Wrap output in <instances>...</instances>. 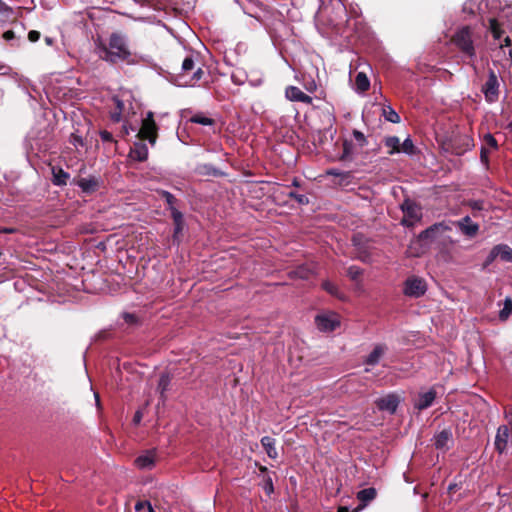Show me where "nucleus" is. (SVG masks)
Masks as SVG:
<instances>
[{
    "label": "nucleus",
    "instance_id": "0eeeda50",
    "mask_svg": "<svg viewBox=\"0 0 512 512\" xmlns=\"http://www.w3.org/2000/svg\"><path fill=\"white\" fill-rule=\"evenodd\" d=\"M499 87L500 83L497 74L495 73L494 70L489 69L488 78L481 89V91L484 94L485 100L488 103H495L498 101L500 94Z\"/></svg>",
    "mask_w": 512,
    "mask_h": 512
},
{
    "label": "nucleus",
    "instance_id": "72a5a7b5",
    "mask_svg": "<svg viewBox=\"0 0 512 512\" xmlns=\"http://www.w3.org/2000/svg\"><path fill=\"white\" fill-rule=\"evenodd\" d=\"M189 121L191 123L203 125V126H213L215 124V120L207 117L204 113L198 112L194 114Z\"/></svg>",
    "mask_w": 512,
    "mask_h": 512
},
{
    "label": "nucleus",
    "instance_id": "680f3d73",
    "mask_svg": "<svg viewBox=\"0 0 512 512\" xmlns=\"http://www.w3.org/2000/svg\"><path fill=\"white\" fill-rule=\"evenodd\" d=\"M141 419H142V413L140 411H137L133 417V422L135 424H138V423H140Z\"/></svg>",
    "mask_w": 512,
    "mask_h": 512
},
{
    "label": "nucleus",
    "instance_id": "393cba45",
    "mask_svg": "<svg viewBox=\"0 0 512 512\" xmlns=\"http://www.w3.org/2000/svg\"><path fill=\"white\" fill-rule=\"evenodd\" d=\"M275 444V439L270 436H264L261 438V445L263 446L267 455L271 459H276L278 457V452L276 450Z\"/></svg>",
    "mask_w": 512,
    "mask_h": 512
},
{
    "label": "nucleus",
    "instance_id": "cd10ccee",
    "mask_svg": "<svg viewBox=\"0 0 512 512\" xmlns=\"http://www.w3.org/2000/svg\"><path fill=\"white\" fill-rule=\"evenodd\" d=\"M113 102L115 103V109L110 112V119L114 123H119L122 119V113L124 111L125 105L124 102L116 96L113 97Z\"/></svg>",
    "mask_w": 512,
    "mask_h": 512
},
{
    "label": "nucleus",
    "instance_id": "c85d7f7f",
    "mask_svg": "<svg viewBox=\"0 0 512 512\" xmlns=\"http://www.w3.org/2000/svg\"><path fill=\"white\" fill-rule=\"evenodd\" d=\"M497 256L504 262L512 263V248L506 244L494 246Z\"/></svg>",
    "mask_w": 512,
    "mask_h": 512
},
{
    "label": "nucleus",
    "instance_id": "39448f33",
    "mask_svg": "<svg viewBox=\"0 0 512 512\" xmlns=\"http://www.w3.org/2000/svg\"><path fill=\"white\" fill-rule=\"evenodd\" d=\"M427 291L426 281L418 276H409L403 283V294L410 298H419Z\"/></svg>",
    "mask_w": 512,
    "mask_h": 512
},
{
    "label": "nucleus",
    "instance_id": "6e6552de",
    "mask_svg": "<svg viewBox=\"0 0 512 512\" xmlns=\"http://www.w3.org/2000/svg\"><path fill=\"white\" fill-rule=\"evenodd\" d=\"M401 209L403 212L401 223L404 226L412 227L416 222L420 221L422 217L421 208L415 202L406 199L402 203Z\"/></svg>",
    "mask_w": 512,
    "mask_h": 512
},
{
    "label": "nucleus",
    "instance_id": "5701e85b",
    "mask_svg": "<svg viewBox=\"0 0 512 512\" xmlns=\"http://www.w3.org/2000/svg\"><path fill=\"white\" fill-rule=\"evenodd\" d=\"M52 183L56 186H64L67 184L70 175L68 172L64 171L61 167L52 166Z\"/></svg>",
    "mask_w": 512,
    "mask_h": 512
},
{
    "label": "nucleus",
    "instance_id": "0e129e2a",
    "mask_svg": "<svg viewBox=\"0 0 512 512\" xmlns=\"http://www.w3.org/2000/svg\"><path fill=\"white\" fill-rule=\"evenodd\" d=\"M512 44V41L510 39V37H506L503 41V44H501V47H510Z\"/></svg>",
    "mask_w": 512,
    "mask_h": 512
},
{
    "label": "nucleus",
    "instance_id": "1a4fd4ad",
    "mask_svg": "<svg viewBox=\"0 0 512 512\" xmlns=\"http://www.w3.org/2000/svg\"><path fill=\"white\" fill-rule=\"evenodd\" d=\"M330 4L333 16L328 19V25L333 29H338L344 22L346 7L340 0H332Z\"/></svg>",
    "mask_w": 512,
    "mask_h": 512
},
{
    "label": "nucleus",
    "instance_id": "49530a36",
    "mask_svg": "<svg viewBox=\"0 0 512 512\" xmlns=\"http://www.w3.org/2000/svg\"><path fill=\"white\" fill-rule=\"evenodd\" d=\"M496 258H498V256L495 251V248L493 247L491 249L490 253L488 254L487 258L483 262L482 269L483 270L487 269L495 261Z\"/></svg>",
    "mask_w": 512,
    "mask_h": 512
},
{
    "label": "nucleus",
    "instance_id": "a211bd4d",
    "mask_svg": "<svg viewBox=\"0 0 512 512\" xmlns=\"http://www.w3.org/2000/svg\"><path fill=\"white\" fill-rule=\"evenodd\" d=\"M386 344H376L370 354L365 358L364 364L374 366L379 363L381 357L387 352Z\"/></svg>",
    "mask_w": 512,
    "mask_h": 512
},
{
    "label": "nucleus",
    "instance_id": "412c9836",
    "mask_svg": "<svg viewBox=\"0 0 512 512\" xmlns=\"http://www.w3.org/2000/svg\"><path fill=\"white\" fill-rule=\"evenodd\" d=\"M195 173L199 176H212V177H223L225 172L216 168L210 163L198 164L195 168Z\"/></svg>",
    "mask_w": 512,
    "mask_h": 512
},
{
    "label": "nucleus",
    "instance_id": "5fc2aeb1",
    "mask_svg": "<svg viewBox=\"0 0 512 512\" xmlns=\"http://www.w3.org/2000/svg\"><path fill=\"white\" fill-rule=\"evenodd\" d=\"M135 128L131 125H128L127 123L123 124L121 130H120V137L125 138L129 135L130 131H134Z\"/></svg>",
    "mask_w": 512,
    "mask_h": 512
},
{
    "label": "nucleus",
    "instance_id": "8fccbe9b",
    "mask_svg": "<svg viewBox=\"0 0 512 512\" xmlns=\"http://www.w3.org/2000/svg\"><path fill=\"white\" fill-rule=\"evenodd\" d=\"M467 205L474 211H480L483 209V201L481 200H469Z\"/></svg>",
    "mask_w": 512,
    "mask_h": 512
},
{
    "label": "nucleus",
    "instance_id": "338daca9",
    "mask_svg": "<svg viewBox=\"0 0 512 512\" xmlns=\"http://www.w3.org/2000/svg\"><path fill=\"white\" fill-rule=\"evenodd\" d=\"M368 257L367 253L366 252H360L359 255L357 256V258L363 262L366 261V258Z\"/></svg>",
    "mask_w": 512,
    "mask_h": 512
},
{
    "label": "nucleus",
    "instance_id": "423d86ee",
    "mask_svg": "<svg viewBox=\"0 0 512 512\" xmlns=\"http://www.w3.org/2000/svg\"><path fill=\"white\" fill-rule=\"evenodd\" d=\"M447 151L454 155H463L474 146V140L469 135H455L447 142Z\"/></svg>",
    "mask_w": 512,
    "mask_h": 512
},
{
    "label": "nucleus",
    "instance_id": "774afa93",
    "mask_svg": "<svg viewBox=\"0 0 512 512\" xmlns=\"http://www.w3.org/2000/svg\"><path fill=\"white\" fill-rule=\"evenodd\" d=\"M328 10H329V7H328V6H324V7L320 10V14H319L320 19H321L322 17H324V15H325L326 13H328Z\"/></svg>",
    "mask_w": 512,
    "mask_h": 512
},
{
    "label": "nucleus",
    "instance_id": "58836bf2",
    "mask_svg": "<svg viewBox=\"0 0 512 512\" xmlns=\"http://www.w3.org/2000/svg\"><path fill=\"white\" fill-rule=\"evenodd\" d=\"M416 151L417 149L409 137L406 138L402 144L400 143V152H404L408 155H414L416 154Z\"/></svg>",
    "mask_w": 512,
    "mask_h": 512
},
{
    "label": "nucleus",
    "instance_id": "aec40b11",
    "mask_svg": "<svg viewBox=\"0 0 512 512\" xmlns=\"http://www.w3.org/2000/svg\"><path fill=\"white\" fill-rule=\"evenodd\" d=\"M509 439V428L506 425H501L498 430L495 437V449L499 453H503L507 447Z\"/></svg>",
    "mask_w": 512,
    "mask_h": 512
},
{
    "label": "nucleus",
    "instance_id": "ddd939ff",
    "mask_svg": "<svg viewBox=\"0 0 512 512\" xmlns=\"http://www.w3.org/2000/svg\"><path fill=\"white\" fill-rule=\"evenodd\" d=\"M437 397L435 387H431L427 392L419 393L418 399L414 404V408L422 411L429 408Z\"/></svg>",
    "mask_w": 512,
    "mask_h": 512
},
{
    "label": "nucleus",
    "instance_id": "4d7b16f0",
    "mask_svg": "<svg viewBox=\"0 0 512 512\" xmlns=\"http://www.w3.org/2000/svg\"><path fill=\"white\" fill-rule=\"evenodd\" d=\"M2 38L7 41V42H10L12 40H15L17 39L15 33L13 30H7L5 31L3 34H2Z\"/></svg>",
    "mask_w": 512,
    "mask_h": 512
},
{
    "label": "nucleus",
    "instance_id": "79ce46f5",
    "mask_svg": "<svg viewBox=\"0 0 512 512\" xmlns=\"http://www.w3.org/2000/svg\"><path fill=\"white\" fill-rule=\"evenodd\" d=\"M326 174L330 175V176H335L338 178H345V179L352 178V173L350 171H340L339 169H336V168L328 169L326 171Z\"/></svg>",
    "mask_w": 512,
    "mask_h": 512
},
{
    "label": "nucleus",
    "instance_id": "603ef678",
    "mask_svg": "<svg viewBox=\"0 0 512 512\" xmlns=\"http://www.w3.org/2000/svg\"><path fill=\"white\" fill-rule=\"evenodd\" d=\"M480 160L481 162L488 167L489 165V151L483 146L480 151Z\"/></svg>",
    "mask_w": 512,
    "mask_h": 512
},
{
    "label": "nucleus",
    "instance_id": "2f4dec72",
    "mask_svg": "<svg viewBox=\"0 0 512 512\" xmlns=\"http://www.w3.org/2000/svg\"><path fill=\"white\" fill-rule=\"evenodd\" d=\"M10 21H15L14 11L12 7L7 4H2V6H0V25Z\"/></svg>",
    "mask_w": 512,
    "mask_h": 512
},
{
    "label": "nucleus",
    "instance_id": "e2e57ef3",
    "mask_svg": "<svg viewBox=\"0 0 512 512\" xmlns=\"http://www.w3.org/2000/svg\"><path fill=\"white\" fill-rule=\"evenodd\" d=\"M16 232V229L15 228H2L0 229V233H4V234H12V233H15Z\"/></svg>",
    "mask_w": 512,
    "mask_h": 512
},
{
    "label": "nucleus",
    "instance_id": "e433bc0d",
    "mask_svg": "<svg viewBox=\"0 0 512 512\" xmlns=\"http://www.w3.org/2000/svg\"><path fill=\"white\" fill-rule=\"evenodd\" d=\"M511 313H512V299L507 297L504 300V305H503L502 310L499 312V319L501 321H506L509 318V316L511 315Z\"/></svg>",
    "mask_w": 512,
    "mask_h": 512
},
{
    "label": "nucleus",
    "instance_id": "7ed1b4c3",
    "mask_svg": "<svg viewBox=\"0 0 512 512\" xmlns=\"http://www.w3.org/2000/svg\"><path fill=\"white\" fill-rule=\"evenodd\" d=\"M451 42L465 57L471 60L476 57L473 31L470 26H463L458 29L452 36Z\"/></svg>",
    "mask_w": 512,
    "mask_h": 512
},
{
    "label": "nucleus",
    "instance_id": "4c0bfd02",
    "mask_svg": "<svg viewBox=\"0 0 512 512\" xmlns=\"http://www.w3.org/2000/svg\"><path fill=\"white\" fill-rule=\"evenodd\" d=\"M353 154V144L347 140L343 142V151L339 157L340 161H351Z\"/></svg>",
    "mask_w": 512,
    "mask_h": 512
},
{
    "label": "nucleus",
    "instance_id": "20e7f679",
    "mask_svg": "<svg viewBox=\"0 0 512 512\" xmlns=\"http://www.w3.org/2000/svg\"><path fill=\"white\" fill-rule=\"evenodd\" d=\"M158 125L154 119L152 111L147 112L146 117L142 120L141 127L137 133V138L141 141L147 140L152 146L158 139Z\"/></svg>",
    "mask_w": 512,
    "mask_h": 512
},
{
    "label": "nucleus",
    "instance_id": "f3484780",
    "mask_svg": "<svg viewBox=\"0 0 512 512\" xmlns=\"http://www.w3.org/2000/svg\"><path fill=\"white\" fill-rule=\"evenodd\" d=\"M315 323L320 331H334L337 326H339V322L328 315H317L315 318Z\"/></svg>",
    "mask_w": 512,
    "mask_h": 512
},
{
    "label": "nucleus",
    "instance_id": "4be33fe9",
    "mask_svg": "<svg viewBox=\"0 0 512 512\" xmlns=\"http://www.w3.org/2000/svg\"><path fill=\"white\" fill-rule=\"evenodd\" d=\"M135 465L140 469H151L155 464V452L148 450L135 459Z\"/></svg>",
    "mask_w": 512,
    "mask_h": 512
},
{
    "label": "nucleus",
    "instance_id": "a18cd8bd",
    "mask_svg": "<svg viewBox=\"0 0 512 512\" xmlns=\"http://www.w3.org/2000/svg\"><path fill=\"white\" fill-rule=\"evenodd\" d=\"M352 135H353L354 139L356 140L357 144L361 148L365 147L368 144L367 138L361 131L354 129L352 132Z\"/></svg>",
    "mask_w": 512,
    "mask_h": 512
},
{
    "label": "nucleus",
    "instance_id": "864d4df0",
    "mask_svg": "<svg viewBox=\"0 0 512 512\" xmlns=\"http://www.w3.org/2000/svg\"><path fill=\"white\" fill-rule=\"evenodd\" d=\"M123 319L128 324H136L138 322V317L133 313H124Z\"/></svg>",
    "mask_w": 512,
    "mask_h": 512
},
{
    "label": "nucleus",
    "instance_id": "dca6fc26",
    "mask_svg": "<svg viewBox=\"0 0 512 512\" xmlns=\"http://www.w3.org/2000/svg\"><path fill=\"white\" fill-rule=\"evenodd\" d=\"M129 156L138 162H144L148 158V147L143 141H138L133 144L130 149Z\"/></svg>",
    "mask_w": 512,
    "mask_h": 512
},
{
    "label": "nucleus",
    "instance_id": "a878e982",
    "mask_svg": "<svg viewBox=\"0 0 512 512\" xmlns=\"http://www.w3.org/2000/svg\"><path fill=\"white\" fill-rule=\"evenodd\" d=\"M171 376L169 373H162L157 386V391L160 394V399L164 402L166 400L165 393L168 391L170 383H171Z\"/></svg>",
    "mask_w": 512,
    "mask_h": 512
},
{
    "label": "nucleus",
    "instance_id": "b1692460",
    "mask_svg": "<svg viewBox=\"0 0 512 512\" xmlns=\"http://www.w3.org/2000/svg\"><path fill=\"white\" fill-rule=\"evenodd\" d=\"M377 495V491L373 487L365 488L357 493V499L361 502L360 508H363L370 501L374 500Z\"/></svg>",
    "mask_w": 512,
    "mask_h": 512
},
{
    "label": "nucleus",
    "instance_id": "09e8293b",
    "mask_svg": "<svg viewBox=\"0 0 512 512\" xmlns=\"http://www.w3.org/2000/svg\"><path fill=\"white\" fill-rule=\"evenodd\" d=\"M484 143L486 145H488L489 147L493 148V149H497L498 148V143H497V140L495 139V137L490 134V133H487L485 136H484Z\"/></svg>",
    "mask_w": 512,
    "mask_h": 512
},
{
    "label": "nucleus",
    "instance_id": "f03ea898",
    "mask_svg": "<svg viewBox=\"0 0 512 512\" xmlns=\"http://www.w3.org/2000/svg\"><path fill=\"white\" fill-rule=\"evenodd\" d=\"M203 75L201 67L195 68L194 55L189 54L182 61L180 72L176 74V82L179 86H193Z\"/></svg>",
    "mask_w": 512,
    "mask_h": 512
},
{
    "label": "nucleus",
    "instance_id": "c9c22d12",
    "mask_svg": "<svg viewBox=\"0 0 512 512\" xmlns=\"http://www.w3.org/2000/svg\"><path fill=\"white\" fill-rule=\"evenodd\" d=\"M346 274L350 278V280L354 282H360L361 277L363 275V269L360 268L359 266L352 265L347 268Z\"/></svg>",
    "mask_w": 512,
    "mask_h": 512
},
{
    "label": "nucleus",
    "instance_id": "f8f14e48",
    "mask_svg": "<svg viewBox=\"0 0 512 512\" xmlns=\"http://www.w3.org/2000/svg\"><path fill=\"white\" fill-rule=\"evenodd\" d=\"M399 402V397L396 394H388L385 397L379 398L375 403L379 410L394 414L397 410Z\"/></svg>",
    "mask_w": 512,
    "mask_h": 512
},
{
    "label": "nucleus",
    "instance_id": "de8ad7c7",
    "mask_svg": "<svg viewBox=\"0 0 512 512\" xmlns=\"http://www.w3.org/2000/svg\"><path fill=\"white\" fill-rule=\"evenodd\" d=\"M436 230H437L436 225L427 228L426 230H424L420 233L419 239L426 240V239L431 238L433 236V234L436 232Z\"/></svg>",
    "mask_w": 512,
    "mask_h": 512
},
{
    "label": "nucleus",
    "instance_id": "7c9ffc66",
    "mask_svg": "<svg viewBox=\"0 0 512 512\" xmlns=\"http://www.w3.org/2000/svg\"><path fill=\"white\" fill-rule=\"evenodd\" d=\"M355 86L358 92H366L370 87V81L364 72H359L355 77Z\"/></svg>",
    "mask_w": 512,
    "mask_h": 512
},
{
    "label": "nucleus",
    "instance_id": "9b49d317",
    "mask_svg": "<svg viewBox=\"0 0 512 512\" xmlns=\"http://www.w3.org/2000/svg\"><path fill=\"white\" fill-rule=\"evenodd\" d=\"M74 184L81 188L82 192L90 195L95 193L100 187V179L95 176L89 178H78L73 180Z\"/></svg>",
    "mask_w": 512,
    "mask_h": 512
},
{
    "label": "nucleus",
    "instance_id": "2eb2a0df",
    "mask_svg": "<svg viewBox=\"0 0 512 512\" xmlns=\"http://www.w3.org/2000/svg\"><path fill=\"white\" fill-rule=\"evenodd\" d=\"M286 97L290 101L302 102L305 104H312V97L304 93L300 88L296 86H288L285 91Z\"/></svg>",
    "mask_w": 512,
    "mask_h": 512
},
{
    "label": "nucleus",
    "instance_id": "13d9d810",
    "mask_svg": "<svg viewBox=\"0 0 512 512\" xmlns=\"http://www.w3.org/2000/svg\"><path fill=\"white\" fill-rule=\"evenodd\" d=\"M71 138H72L71 143H72L73 145H75V146H76V145H81V146H83V144H84V143H83V139H82V137H81V136H78V135L72 134V135H71Z\"/></svg>",
    "mask_w": 512,
    "mask_h": 512
},
{
    "label": "nucleus",
    "instance_id": "6e6d98bb",
    "mask_svg": "<svg viewBox=\"0 0 512 512\" xmlns=\"http://www.w3.org/2000/svg\"><path fill=\"white\" fill-rule=\"evenodd\" d=\"M40 32L37 30H31L28 32V40L32 43L37 42L40 39Z\"/></svg>",
    "mask_w": 512,
    "mask_h": 512
},
{
    "label": "nucleus",
    "instance_id": "37998d69",
    "mask_svg": "<svg viewBox=\"0 0 512 512\" xmlns=\"http://www.w3.org/2000/svg\"><path fill=\"white\" fill-rule=\"evenodd\" d=\"M287 196L291 199H294L300 205L309 204V198L306 195L298 194L294 191H290L287 193Z\"/></svg>",
    "mask_w": 512,
    "mask_h": 512
},
{
    "label": "nucleus",
    "instance_id": "9d476101",
    "mask_svg": "<svg viewBox=\"0 0 512 512\" xmlns=\"http://www.w3.org/2000/svg\"><path fill=\"white\" fill-rule=\"evenodd\" d=\"M452 444L453 435L449 428L443 429L434 436V446L437 450L446 452L450 449Z\"/></svg>",
    "mask_w": 512,
    "mask_h": 512
},
{
    "label": "nucleus",
    "instance_id": "052dcab7",
    "mask_svg": "<svg viewBox=\"0 0 512 512\" xmlns=\"http://www.w3.org/2000/svg\"><path fill=\"white\" fill-rule=\"evenodd\" d=\"M361 240H362V235H360V234H355L352 237V243L356 247L360 246Z\"/></svg>",
    "mask_w": 512,
    "mask_h": 512
},
{
    "label": "nucleus",
    "instance_id": "3c124183",
    "mask_svg": "<svg viewBox=\"0 0 512 512\" xmlns=\"http://www.w3.org/2000/svg\"><path fill=\"white\" fill-rule=\"evenodd\" d=\"M99 136L103 142H115L112 133L107 130H101Z\"/></svg>",
    "mask_w": 512,
    "mask_h": 512
},
{
    "label": "nucleus",
    "instance_id": "c03bdc74",
    "mask_svg": "<svg viewBox=\"0 0 512 512\" xmlns=\"http://www.w3.org/2000/svg\"><path fill=\"white\" fill-rule=\"evenodd\" d=\"M263 489L270 496L274 492V485L271 476L265 475L263 478Z\"/></svg>",
    "mask_w": 512,
    "mask_h": 512
},
{
    "label": "nucleus",
    "instance_id": "69168bd1",
    "mask_svg": "<svg viewBox=\"0 0 512 512\" xmlns=\"http://www.w3.org/2000/svg\"><path fill=\"white\" fill-rule=\"evenodd\" d=\"M350 183V179L339 178L338 184L341 186H346Z\"/></svg>",
    "mask_w": 512,
    "mask_h": 512
},
{
    "label": "nucleus",
    "instance_id": "f257e3e1",
    "mask_svg": "<svg viewBox=\"0 0 512 512\" xmlns=\"http://www.w3.org/2000/svg\"><path fill=\"white\" fill-rule=\"evenodd\" d=\"M100 58L111 64L118 62H130L131 52L129 50L127 40L120 33H112L109 38L108 45H101Z\"/></svg>",
    "mask_w": 512,
    "mask_h": 512
},
{
    "label": "nucleus",
    "instance_id": "f704fd0d",
    "mask_svg": "<svg viewBox=\"0 0 512 512\" xmlns=\"http://www.w3.org/2000/svg\"><path fill=\"white\" fill-rule=\"evenodd\" d=\"M489 30L493 38L496 40H499L504 33L503 29L501 28V24L495 18H491L489 20Z\"/></svg>",
    "mask_w": 512,
    "mask_h": 512
},
{
    "label": "nucleus",
    "instance_id": "6ab92c4d",
    "mask_svg": "<svg viewBox=\"0 0 512 512\" xmlns=\"http://www.w3.org/2000/svg\"><path fill=\"white\" fill-rule=\"evenodd\" d=\"M170 216L173 220L174 225L173 241L179 243L180 235L182 234L185 227L184 216L181 211H173V214H171Z\"/></svg>",
    "mask_w": 512,
    "mask_h": 512
},
{
    "label": "nucleus",
    "instance_id": "bb28decb",
    "mask_svg": "<svg viewBox=\"0 0 512 512\" xmlns=\"http://www.w3.org/2000/svg\"><path fill=\"white\" fill-rule=\"evenodd\" d=\"M158 194L163 198L167 204V209L170 211V215L173 214V211H179L177 208V204L179 200L169 191L160 190Z\"/></svg>",
    "mask_w": 512,
    "mask_h": 512
},
{
    "label": "nucleus",
    "instance_id": "4468645a",
    "mask_svg": "<svg viewBox=\"0 0 512 512\" xmlns=\"http://www.w3.org/2000/svg\"><path fill=\"white\" fill-rule=\"evenodd\" d=\"M456 225L465 236L470 238L475 237L479 232V225L472 222L469 216L457 221Z\"/></svg>",
    "mask_w": 512,
    "mask_h": 512
},
{
    "label": "nucleus",
    "instance_id": "a19ab883",
    "mask_svg": "<svg viewBox=\"0 0 512 512\" xmlns=\"http://www.w3.org/2000/svg\"><path fill=\"white\" fill-rule=\"evenodd\" d=\"M383 116L385 119L391 123H399L400 122V116L398 113L391 107H387L383 109Z\"/></svg>",
    "mask_w": 512,
    "mask_h": 512
},
{
    "label": "nucleus",
    "instance_id": "c756f323",
    "mask_svg": "<svg viewBox=\"0 0 512 512\" xmlns=\"http://www.w3.org/2000/svg\"><path fill=\"white\" fill-rule=\"evenodd\" d=\"M384 145L389 148L388 154L400 153V139L397 136H388L384 139Z\"/></svg>",
    "mask_w": 512,
    "mask_h": 512
},
{
    "label": "nucleus",
    "instance_id": "473e14b6",
    "mask_svg": "<svg viewBox=\"0 0 512 512\" xmlns=\"http://www.w3.org/2000/svg\"><path fill=\"white\" fill-rule=\"evenodd\" d=\"M293 277L300 279H309L313 275V270L307 265H300L290 272Z\"/></svg>",
    "mask_w": 512,
    "mask_h": 512
},
{
    "label": "nucleus",
    "instance_id": "bf43d9fd",
    "mask_svg": "<svg viewBox=\"0 0 512 512\" xmlns=\"http://www.w3.org/2000/svg\"><path fill=\"white\" fill-rule=\"evenodd\" d=\"M148 502H149V501H138V502L135 504V510H136V511H141V510H143V509H147Z\"/></svg>",
    "mask_w": 512,
    "mask_h": 512
},
{
    "label": "nucleus",
    "instance_id": "ea45409f",
    "mask_svg": "<svg viewBox=\"0 0 512 512\" xmlns=\"http://www.w3.org/2000/svg\"><path fill=\"white\" fill-rule=\"evenodd\" d=\"M322 288L332 296L342 298V293L339 291L338 287L334 283L326 280L322 283Z\"/></svg>",
    "mask_w": 512,
    "mask_h": 512
}]
</instances>
